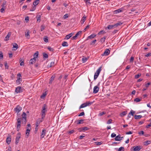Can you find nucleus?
<instances>
[{"label":"nucleus","mask_w":151,"mask_h":151,"mask_svg":"<svg viewBox=\"0 0 151 151\" xmlns=\"http://www.w3.org/2000/svg\"><path fill=\"white\" fill-rule=\"evenodd\" d=\"M35 60L36 59H35V58H33L30 60L29 63L31 64H32L35 62Z\"/></svg>","instance_id":"obj_24"},{"label":"nucleus","mask_w":151,"mask_h":151,"mask_svg":"<svg viewBox=\"0 0 151 151\" xmlns=\"http://www.w3.org/2000/svg\"><path fill=\"white\" fill-rule=\"evenodd\" d=\"M124 147H121L119 149L118 151H124Z\"/></svg>","instance_id":"obj_53"},{"label":"nucleus","mask_w":151,"mask_h":151,"mask_svg":"<svg viewBox=\"0 0 151 151\" xmlns=\"http://www.w3.org/2000/svg\"><path fill=\"white\" fill-rule=\"evenodd\" d=\"M39 0H36L34 3L33 4L34 6H36L39 3Z\"/></svg>","instance_id":"obj_35"},{"label":"nucleus","mask_w":151,"mask_h":151,"mask_svg":"<svg viewBox=\"0 0 151 151\" xmlns=\"http://www.w3.org/2000/svg\"><path fill=\"white\" fill-rule=\"evenodd\" d=\"M99 75V74H98L97 73H95L94 77V80H95L96 79H97Z\"/></svg>","instance_id":"obj_41"},{"label":"nucleus","mask_w":151,"mask_h":151,"mask_svg":"<svg viewBox=\"0 0 151 151\" xmlns=\"http://www.w3.org/2000/svg\"><path fill=\"white\" fill-rule=\"evenodd\" d=\"M99 90V88L97 86H95L94 87L93 90V93H97Z\"/></svg>","instance_id":"obj_10"},{"label":"nucleus","mask_w":151,"mask_h":151,"mask_svg":"<svg viewBox=\"0 0 151 151\" xmlns=\"http://www.w3.org/2000/svg\"><path fill=\"white\" fill-rule=\"evenodd\" d=\"M43 57L45 58H48V55L47 54L44 53L43 54Z\"/></svg>","instance_id":"obj_46"},{"label":"nucleus","mask_w":151,"mask_h":151,"mask_svg":"<svg viewBox=\"0 0 151 151\" xmlns=\"http://www.w3.org/2000/svg\"><path fill=\"white\" fill-rule=\"evenodd\" d=\"M41 122L38 119L37 120L36 122V125H37V127H38L39 124Z\"/></svg>","instance_id":"obj_33"},{"label":"nucleus","mask_w":151,"mask_h":151,"mask_svg":"<svg viewBox=\"0 0 151 151\" xmlns=\"http://www.w3.org/2000/svg\"><path fill=\"white\" fill-rule=\"evenodd\" d=\"M141 74L140 73H139L137 75H136L135 76V78L136 79L138 78L140 76H141Z\"/></svg>","instance_id":"obj_47"},{"label":"nucleus","mask_w":151,"mask_h":151,"mask_svg":"<svg viewBox=\"0 0 151 151\" xmlns=\"http://www.w3.org/2000/svg\"><path fill=\"white\" fill-rule=\"evenodd\" d=\"M115 26L114 24L113 25H110L106 27V29H113L115 27Z\"/></svg>","instance_id":"obj_12"},{"label":"nucleus","mask_w":151,"mask_h":151,"mask_svg":"<svg viewBox=\"0 0 151 151\" xmlns=\"http://www.w3.org/2000/svg\"><path fill=\"white\" fill-rule=\"evenodd\" d=\"M122 23L121 22H118V23H116L114 24V25L115 26V27H117L119 26H120L122 24Z\"/></svg>","instance_id":"obj_37"},{"label":"nucleus","mask_w":151,"mask_h":151,"mask_svg":"<svg viewBox=\"0 0 151 151\" xmlns=\"http://www.w3.org/2000/svg\"><path fill=\"white\" fill-rule=\"evenodd\" d=\"M13 48H15V49H14L13 50H16L18 48V46L17 43H14L13 44Z\"/></svg>","instance_id":"obj_16"},{"label":"nucleus","mask_w":151,"mask_h":151,"mask_svg":"<svg viewBox=\"0 0 151 151\" xmlns=\"http://www.w3.org/2000/svg\"><path fill=\"white\" fill-rule=\"evenodd\" d=\"M47 49L50 51L53 52L54 50V49L50 47H48Z\"/></svg>","instance_id":"obj_50"},{"label":"nucleus","mask_w":151,"mask_h":151,"mask_svg":"<svg viewBox=\"0 0 151 151\" xmlns=\"http://www.w3.org/2000/svg\"><path fill=\"white\" fill-rule=\"evenodd\" d=\"M82 31H79L75 35L76 36V37H78L79 35H81L82 34Z\"/></svg>","instance_id":"obj_42"},{"label":"nucleus","mask_w":151,"mask_h":151,"mask_svg":"<svg viewBox=\"0 0 151 151\" xmlns=\"http://www.w3.org/2000/svg\"><path fill=\"white\" fill-rule=\"evenodd\" d=\"M120 135H118L116 136L115 138V140L116 141H120L121 140V139H120Z\"/></svg>","instance_id":"obj_23"},{"label":"nucleus","mask_w":151,"mask_h":151,"mask_svg":"<svg viewBox=\"0 0 151 151\" xmlns=\"http://www.w3.org/2000/svg\"><path fill=\"white\" fill-rule=\"evenodd\" d=\"M134 118L135 119H140L142 117V116L141 115H135L134 116Z\"/></svg>","instance_id":"obj_32"},{"label":"nucleus","mask_w":151,"mask_h":151,"mask_svg":"<svg viewBox=\"0 0 151 151\" xmlns=\"http://www.w3.org/2000/svg\"><path fill=\"white\" fill-rule=\"evenodd\" d=\"M20 135L21 134L20 133H18L17 134V136L16 138L15 144L16 145H17L19 142V139L20 138Z\"/></svg>","instance_id":"obj_6"},{"label":"nucleus","mask_w":151,"mask_h":151,"mask_svg":"<svg viewBox=\"0 0 151 151\" xmlns=\"http://www.w3.org/2000/svg\"><path fill=\"white\" fill-rule=\"evenodd\" d=\"M32 9H31L30 10V11H34L35 9H36V6H32Z\"/></svg>","instance_id":"obj_59"},{"label":"nucleus","mask_w":151,"mask_h":151,"mask_svg":"<svg viewBox=\"0 0 151 151\" xmlns=\"http://www.w3.org/2000/svg\"><path fill=\"white\" fill-rule=\"evenodd\" d=\"M151 141L150 140L144 142V145H145L147 146L151 143Z\"/></svg>","instance_id":"obj_26"},{"label":"nucleus","mask_w":151,"mask_h":151,"mask_svg":"<svg viewBox=\"0 0 151 151\" xmlns=\"http://www.w3.org/2000/svg\"><path fill=\"white\" fill-rule=\"evenodd\" d=\"M92 102L90 101H87L86 103L82 104L79 107V109H80L81 108L85 107L87 106H89L92 104Z\"/></svg>","instance_id":"obj_1"},{"label":"nucleus","mask_w":151,"mask_h":151,"mask_svg":"<svg viewBox=\"0 0 151 151\" xmlns=\"http://www.w3.org/2000/svg\"><path fill=\"white\" fill-rule=\"evenodd\" d=\"M24 90L23 88L20 86L17 87L15 90V92L17 93H19L23 92Z\"/></svg>","instance_id":"obj_2"},{"label":"nucleus","mask_w":151,"mask_h":151,"mask_svg":"<svg viewBox=\"0 0 151 151\" xmlns=\"http://www.w3.org/2000/svg\"><path fill=\"white\" fill-rule=\"evenodd\" d=\"M73 34L72 33H71L68 35H66L65 39L67 40L68 39L72 37Z\"/></svg>","instance_id":"obj_17"},{"label":"nucleus","mask_w":151,"mask_h":151,"mask_svg":"<svg viewBox=\"0 0 151 151\" xmlns=\"http://www.w3.org/2000/svg\"><path fill=\"white\" fill-rule=\"evenodd\" d=\"M151 84V83L150 82H149L147 83V84H146L145 85V86H146L147 88L149 87V86Z\"/></svg>","instance_id":"obj_64"},{"label":"nucleus","mask_w":151,"mask_h":151,"mask_svg":"<svg viewBox=\"0 0 151 151\" xmlns=\"http://www.w3.org/2000/svg\"><path fill=\"white\" fill-rule=\"evenodd\" d=\"M3 59V53L1 51L0 52V60H2Z\"/></svg>","instance_id":"obj_45"},{"label":"nucleus","mask_w":151,"mask_h":151,"mask_svg":"<svg viewBox=\"0 0 151 151\" xmlns=\"http://www.w3.org/2000/svg\"><path fill=\"white\" fill-rule=\"evenodd\" d=\"M110 50L108 49H106L104 52V53L101 54L102 56H106L108 55L110 53Z\"/></svg>","instance_id":"obj_7"},{"label":"nucleus","mask_w":151,"mask_h":151,"mask_svg":"<svg viewBox=\"0 0 151 151\" xmlns=\"http://www.w3.org/2000/svg\"><path fill=\"white\" fill-rule=\"evenodd\" d=\"M122 11H123L122 9H119L114 11V13L115 14H117L120 12H122Z\"/></svg>","instance_id":"obj_13"},{"label":"nucleus","mask_w":151,"mask_h":151,"mask_svg":"<svg viewBox=\"0 0 151 151\" xmlns=\"http://www.w3.org/2000/svg\"><path fill=\"white\" fill-rule=\"evenodd\" d=\"M86 19V17H85V16H84L81 19V24H83V23H84V22L85 21Z\"/></svg>","instance_id":"obj_22"},{"label":"nucleus","mask_w":151,"mask_h":151,"mask_svg":"<svg viewBox=\"0 0 151 151\" xmlns=\"http://www.w3.org/2000/svg\"><path fill=\"white\" fill-rule=\"evenodd\" d=\"M127 114V111H124L122 112L120 114V116L121 117H123L125 115Z\"/></svg>","instance_id":"obj_31"},{"label":"nucleus","mask_w":151,"mask_h":151,"mask_svg":"<svg viewBox=\"0 0 151 151\" xmlns=\"http://www.w3.org/2000/svg\"><path fill=\"white\" fill-rule=\"evenodd\" d=\"M89 27V25H87L86 27L83 29V32H85L86 30L87 29H88Z\"/></svg>","instance_id":"obj_60"},{"label":"nucleus","mask_w":151,"mask_h":151,"mask_svg":"<svg viewBox=\"0 0 151 151\" xmlns=\"http://www.w3.org/2000/svg\"><path fill=\"white\" fill-rule=\"evenodd\" d=\"M84 1L86 3V4H90L91 3L90 2L89 0H84Z\"/></svg>","instance_id":"obj_52"},{"label":"nucleus","mask_w":151,"mask_h":151,"mask_svg":"<svg viewBox=\"0 0 151 151\" xmlns=\"http://www.w3.org/2000/svg\"><path fill=\"white\" fill-rule=\"evenodd\" d=\"M96 41V40H94L91 41V42L90 44L91 45H92L93 44H94Z\"/></svg>","instance_id":"obj_61"},{"label":"nucleus","mask_w":151,"mask_h":151,"mask_svg":"<svg viewBox=\"0 0 151 151\" xmlns=\"http://www.w3.org/2000/svg\"><path fill=\"white\" fill-rule=\"evenodd\" d=\"M84 114H84V112H81L80 114H79L78 115V116H83L84 115Z\"/></svg>","instance_id":"obj_63"},{"label":"nucleus","mask_w":151,"mask_h":151,"mask_svg":"<svg viewBox=\"0 0 151 151\" xmlns=\"http://www.w3.org/2000/svg\"><path fill=\"white\" fill-rule=\"evenodd\" d=\"M21 124V118L20 117H18L17 119V131H19L20 129Z\"/></svg>","instance_id":"obj_3"},{"label":"nucleus","mask_w":151,"mask_h":151,"mask_svg":"<svg viewBox=\"0 0 151 151\" xmlns=\"http://www.w3.org/2000/svg\"><path fill=\"white\" fill-rule=\"evenodd\" d=\"M46 95L47 93H46V92H45V93H43L40 96L41 98L43 99V98H44L45 96H46Z\"/></svg>","instance_id":"obj_44"},{"label":"nucleus","mask_w":151,"mask_h":151,"mask_svg":"<svg viewBox=\"0 0 151 151\" xmlns=\"http://www.w3.org/2000/svg\"><path fill=\"white\" fill-rule=\"evenodd\" d=\"M55 78V76H51V77L50 78V81H49V84H51L52 83V82L54 81V78Z\"/></svg>","instance_id":"obj_18"},{"label":"nucleus","mask_w":151,"mask_h":151,"mask_svg":"<svg viewBox=\"0 0 151 151\" xmlns=\"http://www.w3.org/2000/svg\"><path fill=\"white\" fill-rule=\"evenodd\" d=\"M68 17V14H66L63 17L64 19H66Z\"/></svg>","instance_id":"obj_58"},{"label":"nucleus","mask_w":151,"mask_h":151,"mask_svg":"<svg viewBox=\"0 0 151 151\" xmlns=\"http://www.w3.org/2000/svg\"><path fill=\"white\" fill-rule=\"evenodd\" d=\"M22 109V108L18 105L14 108V110L16 112L19 113Z\"/></svg>","instance_id":"obj_9"},{"label":"nucleus","mask_w":151,"mask_h":151,"mask_svg":"<svg viewBox=\"0 0 151 151\" xmlns=\"http://www.w3.org/2000/svg\"><path fill=\"white\" fill-rule=\"evenodd\" d=\"M62 45L63 47H67L68 46V44L67 42L64 41L62 43Z\"/></svg>","instance_id":"obj_27"},{"label":"nucleus","mask_w":151,"mask_h":151,"mask_svg":"<svg viewBox=\"0 0 151 151\" xmlns=\"http://www.w3.org/2000/svg\"><path fill=\"white\" fill-rule=\"evenodd\" d=\"M44 41L45 42H47L48 41V37L47 36H45L43 38Z\"/></svg>","instance_id":"obj_30"},{"label":"nucleus","mask_w":151,"mask_h":151,"mask_svg":"<svg viewBox=\"0 0 151 151\" xmlns=\"http://www.w3.org/2000/svg\"><path fill=\"white\" fill-rule=\"evenodd\" d=\"M47 108V106L46 104H44L42 108V117H45V112L46 111V109Z\"/></svg>","instance_id":"obj_4"},{"label":"nucleus","mask_w":151,"mask_h":151,"mask_svg":"<svg viewBox=\"0 0 151 151\" xmlns=\"http://www.w3.org/2000/svg\"><path fill=\"white\" fill-rule=\"evenodd\" d=\"M4 65L6 69H8L9 66L8 65V63L7 62H5V63Z\"/></svg>","instance_id":"obj_57"},{"label":"nucleus","mask_w":151,"mask_h":151,"mask_svg":"<svg viewBox=\"0 0 151 151\" xmlns=\"http://www.w3.org/2000/svg\"><path fill=\"white\" fill-rule=\"evenodd\" d=\"M38 52L37 51L34 54V58H35V59H36V58H37V57L38 56Z\"/></svg>","instance_id":"obj_39"},{"label":"nucleus","mask_w":151,"mask_h":151,"mask_svg":"<svg viewBox=\"0 0 151 151\" xmlns=\"http://www.w3.org/2000/svg\"><path fill=\"white\" fill-rule=\"evenodd\" d=\"M41 16L40 15H37L36 17V18L37 19V21L40 22V21Z\"/></svg>","instance_id":"obj_29"},{"label":"nucleus","mask_w":151,"mask_h":151,"mask_svg":"<svg viewBox=\"0 0 151 151\" xmlns=\"http://www.w3.org/2000/svg\"><path fill=\"white\" fill-rule=\"evenodd\" d=\"M96 35L94 34H92L91 35L88 37V39H92L96 37Z\"/></svg>","instance_id":"obj_20"},{"label":"nucleus","mask_w":151,"mask_h":151,"mask_svg":"<svg viewBox=\"0 0 151 151\" xmlns=\"http://www.w3.org/2000/svg\"><path fill=\"white\" fill-rule=\"evenodd\" d=\"M55 65V63L54 62H51L50 65H48V66L50 67L53 66Z\"/></svg>","instance_id":"obj_38"},{"label":"nucleus","mask_w":151,"mask_h":151,"mask_svg":"<svg viewBox=\"0 0 151 151\" xmlns=\"http://www.w3.org/2000/svg\"><path fill=\"white\" fill-rule=\"evenodd\" d=\"M106 113V112H101L100 113H99V116H102V115H103L104 114H105Z\"/></svg>","instance_id":"obj_55"},{"label":"nucleus","mask_w":151,"mask_h":151,"mask_svg":"<svg viewBox=\"0 0 151 151\" xmlns=\"http://www.w3.org/2000/svg\"><path fill=\"white\" fill-rule=\"evenodd\" d=\"M106 33L105 32H104L103 30L99 32L98 33V35H100L103 33V34H104Z\"/></svg>","instance_id":"obj_56"},{"label":"nucleus","mask_w":151,"mask_h":151,"mask_svg":"<svg viewBox=\"0 0 151 151\" xmlns=\"http://www.w3.org/2000/svg\"><path fill=\"white\" fill-rule=\"evenodd\" d=\"M83 119H81L80 120H78L76 121V122H77V124H81L83 123V122L84 121Z\"/></svg>","instance_id":"obj_21"},{"label":"nucleus","mask_w":151,"mask_h":151,"mask_svg":"<svg viewBox=\"0 0 151 151\" xmlns=\"http://www.w3.org/2000/svg\"><path fill=\"white\" fill-rule=\"evenodd\" d=\"M141 147L139 146H134L131 149V151H139L141 149Z\"/></svg>","instance_id":"obj_5"},{"label":"nucleus","mask_w":151,"mask_h":151,"mask_svg":"<svg viewBox=\"0 0 151 151\" xmlns=\"http://www.w3.org/2000/svg\"><path fill=\"white\" fill-rule=\"evenodd\" d=\"M30 131V129L27 128L26 131V134L27 136H28L29 135V132Z\"/></svg>","instance_id":"obj_25"},{"label":"nucleus","mask_w":151,"mask_h":151,"mask_svg":"<svg viewBox=\"0 0 151 151\" xmlns=\"http://www.w3.org/2000/svg\"><path fill=\"white\" fill-rule=\"evenodd\" d=\"M112 120L111 119H109L107 122V124H109L112 123Z\"/></svg>","instance_id":"obj_54"},{"label":"nucleus","mask_w":151,"mask_h":151,"mask_svg":"<svg viewBox=\"0 0 151 151\" xmlns=\"http://www.w3.org/2000/svg\"><path fill=\"white\" fill-rule=\"evenodd\" d=\"M106 38V37L105 36L100 39V42L101 43H103L105 41Z\"/></svg>","instance_id":"obj_28"},{"label":"nucleus","mask_w":151,"mask_h":151,"mask_svg":"<svg viewBox=\"0 0 151 151\" xmlns=\"http://www.w3.org/2000/svg\"><path fill=\"white\" fill-rule=\"evenodd\" d=\"M145 56L146 57H148L150 56H151V53L149 52L147 53V54Z\"/></svg>","instance_id":"obj_62"},{"label":"nucleus","mask_w":151,"mask_h":151,"mask_svg":"<svg viewBox=\"0 0 151 151\" xmlns=\"http://www.w3.org/2000/svg\"><path fill=\"white\" fill-rule=\"evenodd\" d=\"M22 118L21 119H27V114L25 112H23L22 115Z\"/></svg>","instance_id":"obj_14"},{"label":"nucleus","mask_w":151,"mask_h":151,"mask_svg":"<svg viewBox=\"0 0 151 151\" xmlns=\"http://www.w3.org/2000/svg\"><path fill=\"white\" fill-rule=\"evenodd\" d=\"M101 67H100V68H99L97 70H96V73H97L98 74H99V73H100V72L101 71Z\"/></svg>","instance_id":"obj_36"},{"label":"nucleus","mask_w":151,"mask_h":151,"mask_svg":"<svg viewBox=\"0 0 151 151\" xmlns=\"http://www.w3.org/2000/svg\"><path fill=\"white\" fill-rule=\"evenodd\" d=\"M22 80V78H19L16 81V83L19 84L20 83V82Z\"/></svg>","instance_id":"obj_34"},{"label":"nucleus","mask_w":151,"mask_h":151,"mask_svg":"<svg viewBox=\"0 0 151 151\" xmlns=\"http://www.w3.org/2000/svg\"><path fill=\"white\" fill-rule=\"evenodd\" d=\"M141 99H140L138 98H136L134 100V101L136 102H138L140 101H141Z\"/></svg>","instance_id":"obj_43"},{"label":"nucleus","mask_w":151,"mask_h":151,"mask_svg":"<svg viewBox=\"0 0 151 151\" xmlns=\"http://www.w3.org/2000/svg\"><path fill=\"white\" fill-rule=\"evenodd\" d=\"M135 113V111H133L132 110H131L130 111V112L129 113L131 114V115H132V116L134 115V114Z\"/></svg>","instance_id":"obj_51"},{"label":"nucleus","mask_w":151,"mask_h":151,"mask_svg":"<svg viewBox=\"0 0 151 151\" xmlns=\"http://www.w3.org/2000/svg\"><path fill=\"white\" fill-rule=\"evenodd\" d=\"M25 36L26 37L29 38L30 35L29 34V31H28L27 33L26 32H25Z\"/></svg>","instance_id":"obj_40"},{"label":"nucleus","mask_w":151,"mask_h":151,"mask_svg":"<svg viewBox=\"0 0 151 151\" xmlns=\"http://www.w3.org/2000/svg\"><path fill=\"white\" fill-rule=\"evenodd\" d=\"M22 120V123L24 125H25L26 124V123L27 122V119H23Z\"/></svg>","instance_id":"obj_48"},{"label":"nucleus","mask_w":151,"mask_h":151,"mask_svg":"<svg viewBox=\"0 0 151 151\" xmlns=\"http://www.w3.org/2000/svg\"><path fill=\"white\" fill-rule=\"evenodd\" d=\"M11 32H8L7 35L5 38L4 40L6 41L8 40H9V38L11 36Z\"/></svg>","instance_id":"obj_11"},{"label":"nucleus","mask_w":151,"mask_h":151,"mask_svg":"<svg viewBox=\"0 0 151 151\" xmlns=\"http://www.w3.org/2000/svg\"><path fill=\"white\" fill-rule=\"evenodd\" d=\"M11 141V138L10 137H7L6 139V142L7 144H9Z\"/></svg>","instance_id":"obj_19"},{"label":"nucleus","mask_w":151,"mask_h":151,"mask_svg":"<svg viewBox=\"0 0 151 151\" xmlns=\"http://www.w3.org/2000/svg\"><path fill=\"white\" fill-rule=\"evenodd\" d=\"M46 130L45 129H43L42 131V132L41 135V138H43L45 135Z\"/></svg>","instance_id":"obj_15"},{"label":"nucleus","mask_w":151,"mask_h":151,"mask_svg":"<svg viewBox=\"0 0 151 151\" xmlns=\"http://www.w3.org/2000/svg\"><path fill=\"white\" fill-rule=\"evenodd\" d=\"M89 129V128L87 127H84L82 128H80L78 129L79 132L85 131H87Z\"/></svg>","instance_id":"obj_8"},{"label":"nucleus","mask_w":151,"mask_h":151,"mask_svg":"<svg viewBox=\"0 0 151 151\" xmlns=\"http://www.w3.org/2000/svg\"><path fill=\"white\" fill-rule=\"evenodd\" d=\"M87 60V59L86 58H82V62L83 63L86 62Z\"/></svg>","instance_id":"obj_49"}]
</instances>
